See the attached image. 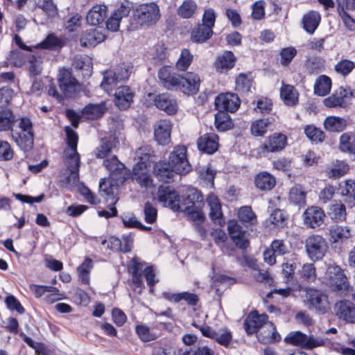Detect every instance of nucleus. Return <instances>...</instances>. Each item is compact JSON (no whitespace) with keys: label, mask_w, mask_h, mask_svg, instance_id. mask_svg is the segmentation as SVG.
Masks as SVG:
<instances>
[{"label":"nucleus","mask_w":355,"mask_h":355,"mask_svg":"<svg viewBox=\"0 0 355 355\" xmlns=\"http://www.w3.org/2000/svg\"><path fill=\"white\" fill-rule=\"evenodd\" d=\"M327 214L336 222L344 221L347 216L345 205L341 201H335L329 206Z\"/></svg>","instance_id":"obj_36"},{"label":"nucleus","mask_w":355,"mask_h":355,"mask_svg":"<svg viewBox=\"0 0 355 355\" xmlns=\"http://www.w3.org/2000/svg\"><path fill=\"white\" fill-rule=\"evenodd\" d=\"M355 67L354 62L349 60H342L335 65V70L337 73L343 75H348Z\"/></svg>","instance_id":"obj_64"},{"label":"nucleus","mask_w":355,"mask_h":355,"mask_svg":"<svg viewBox=\"0 0 355 355\" xmlns=\"http://www.w3.org/2000/svg\"><path fill=\"white\" fill-rule=\"evenodd\" d=\"M346 125L345 120L338 116H328L324 121V128L329 132H340Z\"/></svg>","instance_id":"obj_44"},{"label":"nucleus","mask_w":355,"mask_h":355,"mask_svg":"<svg viewBox=\"0 0 355 355\" xmlns=\"http://www.w3.org/2000/svg\"><path fill=\"white\" fill-rule=\"evenodd\" d=\"M327 284L334 290L341 293L347 292L350 286L347 277L342 268L336 265H329L325 272Z\"/></svg>","instance_id":"obj_6"},{"label":"nucleus","mask_w":355,"mask_h":355,"mask_svg":"<svg viewBox=\"0 0 355 355\" xmlns=\"http://www.w3.org/2000/svg\"><path fill=\"white\" fill-rule=\"evenodd\" d=\"M197 145L200 151L212 154L218 150V137L214 133L205 134L198 138Z\"/></svg>","instance_id":"obj_20"},{"label":"nucleus","mask_w":355,"mask_h":355,"mask_svg":"<svg viewBox=\"0 0 355 355\" xmlns=\"http://www.w3.org/2000/svg\"><path fill=\"white\" fill-rule=\"evenodd\" d=\"M19 128L26 138L28 144H32L33 141V124L30 119L22 117L19 119Z\"/></svg>","instance_id":"obj_52"},{"label":"nucleus","mask_w":355,"mask_h":355,"mask_svg":"<svg viewBox=\"0 0 355 355\" xmlns=\"http://www.w3.org/2000/svg\"><path fill=\"white\" fill-rule=\"evenodd\" d=\"M167 163L177 174L185 175L191 171V165L187 159V149L184 146H175Z\"/></svg>","instance_id":"obj_5"},{"label":"nucleus","mask_w":355,"mask_h":355,"mask_svg":"<svg viewBox=\"0 0 355 355\" xmlns=\"http://www.w3.org/2000/svg\"><path fill=\"white\" fill-rule=\"evenodd\" d=\"M238 217L243 223L254 225L257 223L256 215L250 206L241 207L238 211Z\"/></svg>","instance_id":"obj_53"},{"label":"nucleus","mask_w":355,"mask_h":355,"mask_svg":"<svg viewBox=\"0 0 355 355\" xmlns=\"http://www.w3.org/2000/svg\"><path fill=\"white\" fill-rule=\"evenodd\" d=\"M135 155L139 160L137 164L148 166L151 157V150L147 146L138 148L135 152Z\"/></svg>","instance_id":"obj_61"},{"label":"nucleus","mask_w":355,"mask_h":355,"mask_svg":"<svg viewBox=\"0 0 355 355\" xmlns=\"http://www.w3.org/2000/svg\"><path fill=\"white\" fill-rule=\"evenodd\" d=\"M105 110V105L104 103L99 104H89L85 106L83 110V114L91 119H97L101 117Z\"/></svg>","instance_id":"obj_49"},{"label":"nucleus","mask_w":355,"mask_h":355,"mask_svg":"<svg viewBox=\"0 0 355 355\" xmlns=\"http://www.w3.org/2000/svg\"><path fill=\"white\" fill-rule=\"evenodd\" d=\"M158 78L166 89L178 91L181 76L173 72L171 67H162L158 71Z\"/></svg>","instance_id":"obj_13"},{"label":"nucleus","mask_w":355,"mask_h":355,"mask_svg":"<svg viewBox=\"0 0 355 355\" xmlns=\"http://www.w3.org/2000/svg\"><path fill=\"white\" fill-rule=\"evenodd\" d=\"M212 34L211 28L200 24L192 31L191 40L196 43H203L208 40Z\"/></svg>","instance_id":"obj_41"},{"label":"nucleus","mask_w":355,"mask_h":355,"mask_svg":"<svg viewBox=\"0 0 355 355\" xmlns=\"http://www.w3.org/2000/svg\"><path fill=\"white\" fill-rule=\"evenodd\" d=\"M340 194L343 196L348 198V202L352 203V206L355 205V181L352 180H347L340 182L338 184Z\"/></svg>","instance_id":"obj_43"},{"label":"nucleus","mask_w":355,"mask_h":355,"mask_svg":"<svg viewBox=\"0 0 355 355\" xmlns=\"http://www.w3.org/2000/svg\"><path fill=\"white\" fill-rule=\"evenodd\" d=\"M305 249L309 257L312 261H318L325 255L328 244L322 236L313 234L306 239Z\"/></svg>","instance_id":"obj_7"},{"label":"nucleus","mask_w":355,"mask_h":355,"mask_svg":"<svg viewBox=\"0 0 355 355\" xmlns=\"http://www.w3.org/2000/svg\"><path fill=\"white\" fill-rule=\"evenodd\" d=\"M135 332L140 340L144 343L155 340L157 336L150 331L146 324H141L135 327Z\"/></svg>","instance_id":"obj_54"},{"label":"nucleus","mask_w":355,"mask_h":355,"mask_svg":"<svg viewBox=\"0 0 355 355\" xmlns=\"http://www.w3.org/2000/svg\"><path fill=\"white\" fill-rule=\"evenodd\" d=\"M269 220L277 227H284L287 225L288 218L283 210L276 209L270 214Z\"/></svg>","instance_id":"obj_57"},{"label":"nucleus","mask_w":355,"mask_h":355,"mask_svg":"<svg viewBox=\"0 0 355 355\" xmlns=\"http://www.w3.org/2000/svg\"><path fill=\"white\" fill-rule=\"evenodd\" d=\"M214 340L220 345L227 347L232 340V334L227 327H223L216 331Z\"/></svg>","instance_id":"obj_59"},{"label":"nucleus","mask_w":355,"mask_h":355,"mask_svg":"<svg viewBox=\"0 0 355 355\" xmlns=\"http://www.w3.org/2000/svg\"><path fill=\"white\" fill-rule=\"evenodd\" d=\"M105 167L110 171L112 175H120L117 178L118 180L123 182L125 180L124 176V165L121 163L116 156H113L111 159H107L103 162Z\"/></svg>","instance_id":"obj_32"},{"label":"nucleus","mask_w":355,"mask_h":355,"mask_svg":"<svg viewBox=\"0 0 355 355\" xmlns=\"http://www.w3.org/2000/svg\"><path fill=\"white\" fill-rule=\"evenodd\" d=\"M339 148L341 151L355 154V132H345L340 137Z\"/></svg>","instance_id":"obj_38"},{"label":"nucleus","mask_w":355,"mask_h":355,"mask_svg":"<svg viewBox=\"0 0 355 355\" xmlns=\"http://www.w3.org/2000/svg\"><path fill=\"white\" fill-rule=\"evenodd\" d=\"M130 73V67L124 64L109 69L104 72L101 86L105 91L110 93L115 89L118 83L128 80Z\"/></svg>","instance_id":"obj_3"},{"label":"nucleus","mask_w":355,"mask_h":355,"mask_svg":"<svg viewBox=\"0 0 355 355\" xmlns=\"http://www.w3.org/2000/svg\"><path fill=\"white\" fill-rule=\"evenodd\" d=\"M155 174L162 182H169L173 180L175 171L171 168V166L166 162H158L155 164Z\"/></svg>","instance_id":"obj_31"},{"label":"nucleus","mask_w":355,"mask_h":355,"mask_svg":"<svg viewBox=\"0 0 355 355\" xmlns=\"http://www.w3.org/2000/svg\"><path fill=\"white\" fill-rule=\"evenodd\" d=\"M215 125L218 130L223 132L232 127V122L229 114L223 111H219L215 115Z\"/></svg>","instance_id":"obj_48"},{"label":"nucleus","mask_w":355,"mask_h":355,"mask_svg":"<svg viewBox=\"0 0 355 355\" xmlns=\"http://www.w3.org/2000/svg\"><path fill=\"white\" fill-rule=\"evenodd\" d=\"M280 98L285 105L294 106L298 103L299 93L293 85L282 83L280 88Z\"/></svg>","instance_id":"obj_26"},{"label":"nucleus","mask_w":355,"mask_h":355,"mask_svg":"<svg viewBox=\"0 0 355 355\" xmlns=\"http://www.w3.org/2000/svg\"><path fill=\"white\" fill-rule=\"evenodd\" d=\"M133 17L137 24L150 26L156 24L161 17L158 5L154 2L139 5L134 11Z\"/></svg>","instance_id":"obj_2"},{"label":"nucleus","mask_w":355,"mask_h":355,"mask_svg":"<svg viewBox=\"0 0 355 355\" xmlns=\"http://www.w3.org/2000/svg\"><path fill=\"white\" fill-rule=\"evenodd\" d=\"M306 193L304 188L297 184L291 189L288 199L291 203L302 206L306 204Z\"/></svg>","instance_id":"obj_45"},{"label":"nucleus","mask_w":355,"mask_h":355,"mask_svg":"<svg viewBox=\"0 0 355 355\" xmlns=\"http://www.w3.org/2000/svg\"><path fill=\"white\" fill-rule=\"evenodd\" d=\"M200 80L199 76L193 73H187L184 76H181L178 91L186 94H194L199 90Z\"/></svg>","instance_id":"obj_14"},{"label":"nucleus","mask_w":355,"mask_h":355,"mask_svg":"<svg viewBox=\"0 0 355 355\" xmlns=\"http://www.w3.org/2000/svg\"><path fill=\"white\" fill-rule=\"evenodd\" d=\"M93 268V261L90 258H86L84 262L78 267L77 272L82 283L89 284V272Z\"/></svg>","instance_id":"obj_50"},{"label":"nucleus","mask_w":355,"mask_h":355,"mask_svg":"<svg viewBox=\"0 0 355 355\" xmlns=\"http://www.w3.org/2000/svg\"><path fill=\"white\" fill-rule=\"evenodd\" d=\"M201 206L185 207V210L189 218L194 222V225L202 223L205 220V217L204 213L201 211Z\"/></svg>","instance_id":"obj_60"},{"label":"nucleus","mask_w":355,"mask_h":355,"mask_svg":"<svg viewBox=\"0 0 355 355\" xmlns=\"http://www.w3.org/2000/svg\"><path fill=\"white\" fill-rule=\"evenodd\" d=\"M119 141L113 136L103 138L100 146L96 148V157L104 158L107 157L114 148H116Z\"/></svg>","instance_id":"obj_34"},{"label":"nucleus","mask_w":355,"mask_h":355,"mask_svg":"<svg viewBox=\"0 0 355 355\" xmlns=\"http://www.w3.org/2000/svg\"><path fill=\"white\" fill-rule=\"evenodd\" d=\"M336 315L346 322H355V305L350 301L341 300L335 304Z\"/></svg>","instance_id":"obj_17"},{"label":"nucleus","mask_w":355,"mask_h":355,"mask_svg":"<svg viewBox=\"0 0 355 355\" xmlns=\"http://www.w3.org/2000/svg\"><path fill=\"white\" fill-rule=\"evenodd\" d=\"M58 82L60 90L66 97L72 96L78 87V81L73 76L71 70L68 69L64 68L59 71Z\"/></svg>","instance_id":"obj_8"},{"label":"nucleus","mask_w":355,"mask_h":355,"mask_svg":"<svg viewBox=\"0 0 355 355\" xmlns=\"http://www.w3.org/2000/svg\"><path fill=\"white\" fill-rule=\"evenodd\" d=\"M268 321L266 314H258L257 312L250 313L245 320L244 326L248 334H252L260 329Z\"/></svg>","instance_id":"obj_19"},{"label":"nucleus","mask_w":355,"mask_h":355,"mask_svg":"<svg viewBox=\"0 0 355 355\" xmlns=\"http://www.w3.org/2000/svg\"><path fill=\"white\" fill-rule=\"evenodd\" d=\"M157 198L164 207H168L174 211H178L180 209V196L171 187L160 186L157 191Z\"/></svg>","instance_id":"obj_9"},{"label":"nucleus","mask_w":355,"mask_h":355,"mask_svg":"<svg viewBox=\"0 0 355 355\" xmlns=\"http://www.w3.org/2000/svg\"><path fill=\"white\" fill-rule=\"evenodd\" d=\"M236 57L232 51H226L218 55L214 62L216 71L225 73L232 69L235 65Z\"/></svg>","instance_id":"obj_24"},{"label":"nucleus","mask_w":355,"mask_h":355,"mask_svg":"<svg viewBox=\"0 0 355 355\" xmlns=\"http://www.w3.org/2000/svg\"><path fill=\"white\" fill-rule=\"evenodd\" d=\"M349 168L347 164L343 161H338L332 167L326 171L329 178L337 179L346 174Z\"/></svg>","instance_id":"obj_47"},{"label":"nucleus","mask_w":355,"mask_h":355,"mask_svg":"<svg viewBox=\"0 0 355 355\" xmlns=\"http://www.w3.org/2000/svg\"><path fill=\"white\" fill-rule=\"evenodd\" d=\"M272 109V103L271 100L266 97H261L257 100L254 111L257 113L266 114L270 113Z\"/></svg>","instance_id":"obj_63"},{"label":"nucleus","mask_w":355,"mask_h":355,"mask_svg":"<svg viewBox=\"0 0 355 355\" xmlns=\"http://www.w3.org/2000/svg\"><path fill=\"white\" fill-rule=\"evenodd\" d=\"M329 234L334 243H338L348 239L352 236V232L349 227L334 225L331 227Z\"/></svg>","instance_id":"obj_39"},{"label":"nucleus","mask_w":355,"mask_h":355,"mask_svg":"<svg viewBox=\"0 0 355 355\" xmlns=\"http://www.w3.org/2000/svg\"><path fill=\"white\" fill-rule=\"evenodd\" d=\"M257 338L259 342L266 344L279 341L281 336L274 324L268 321L259 329Z\"/></svg>","instance_id":"obj_22"},{"label":"nucleus","mask_w":355,"mask_h":355,"mask_svg":"<svg viewBox=\"0 0 355 355\" xmlns=\"http://www.w3.org/2000/svg\"><path fill=\"white\" fill-rule=\"evenodd\" d=\"M197 5L193 0H185L178 9V14L182 18L188 19L193 16Z\"/></svg>","instance_id":"obj_51"},{"label":"nucleus","mask_w":355,"mask_h":355,"mask_svg":"<svg viewBox=\"0 0 355 355\" xmlns=\"http://www.w3.org/2000/svg\"><path fill=\"white\" fill-rule=\"evenodd\" d=\"M331 88V80L329 77L322 75L320 76L314 84V93L320 96H324L328 94Z\"/></svg>","instance_id":"obj_37"},{"label":"nucleus","mask_w":355,"mask_h":355,"mask_svg":"<svg viewBox=\"0 0 355 355\" xmlns=\"http://www.w3.org/2000/svg\"><path fill=\"white\" fill-rule=\"evenodd\" d=\"M272 121L269 118L261 119L253 121L251 124L250 131L255 137H262L268 131Z\"/></svg>","instance_id":"obj_46"},{"label":"nucleus","mask_w":355,"mask_h":355,"mask_svg":"<svg viewBox=\"0 0 355 355\" xmlns=\"http://www.w3.org/2000/svg\"><path fill=\"white\" fill-rule=\"evenodd\" d=\"M306 300L309 309H314L322 313L327 312L329 309L327 297L320 291L309 289L306 292Z\"/></svg>","instance_id":"obj_10"},{"label":"nucleus","mask_w":355,"mask_h":355,"mask_svg":"<svg viewBox=\"0 0 355 355\" xmlns=\"http://www.w3.org/2000/svg\"><path fill=\"white\" fill-rule=\"evenodd\" d=\"M239 96L233 93L219 94L215 100V105L218 110L223 112H236L240 106Z\"/></svg>","instance_id":"obj_11"},{"label":"nucleus","mask_w":355,"mask_h":355,"mask_svg":"<svg viewBox=\"0 0 355 355\" xmlns=\"http://www.w3.org/2000/svg\"><path fill=\"white\" fill-rule=\"evenodd\" d=\"M256 187L261 191L271 190L276 184L275 178L267 172H261L255 177Z\"/></svg>","instance_id":"obj_33"},{"label":"nucleus","mask_w":355,"mask_h":355,"mask_svg":"<svg viewBox=\"0 0 355 355\" xmlns=\"http://www.w3.org/2000/svg\"><path fill=\"white\" fill-rule=\"evenodd\" d=\"M228 232L232 240L240 248H245L248 241L245 239V230L235 220L228 222Z\"/></svg>","instance_id":"obj_16"},{"label":"nucleus","mask_w":355,"mask_h":355,"mask_svg":"<svg viewBox=\"0 0 355 355\" xmlns=\"http://www.w3.org/2000/svg\"><path fill=\"white\" fill-rule=\"evenodd\" d=\"M252 78L243 73H241L236 79V89L241 94H247L252 87Z\"/></svg>","instance_id":"obj_55"},{"label":"nucleus","mask_w":355,"mask_h":355,"mask_svg":"<svg viewBox=\"0 0 355 355\" xmlns=\"http://www.w3.org/2000/svg\"><path fill=\"white\" fill-rule=\"evenodd\" d=\"M107 15V8L105 5H95L88 12L86 20L88 24L96 26L104 21Z\"/></svg>","instance_id":"obj_27"},{"label":"nucleus","mask_w":355,"mask_h":355,"mask_svg":"<svg viewBox=\"0 0 355 355\" xmlns=\"http://www.w3.org/2000/svg\"><path fill=\"white\" fill-rule=\"evenodd\" d=\"M183 200L185 207H196L202 205L203 197L200 191L192 187L187 190Z\"/></svg>","instance_id":"obj_40"},{"label":"nucleus","mask_w":355,"mask_h":355,"mask_svg":"<svg viewBox=\"0 0 355 355\" xmlns=\"http://www.w3.org/2000/svg\"><path fill=\"white\" fill-rule=\"evenodd\" d=\"M64 131L67 146L64 150L63 157L69 171L60 177V183L62 187L70 188L79 182L80 156L77 151L78 134L69 126L65 127Z\"/></svg>","instance_id":"obj_1"},{"label":"nucleus","mask_w":355,"mask_h":355,"mask_svg":"<svg viewBox=\"0 0 355 355\" xmlns=\"http://www.w3.org/2000/svg\"><path fill=\"white\" fill-rule=\"evenodd\" d=\"M192 60L193 55H191V52L188 49H184L181 52L180 58L175 63V67L178 70L184 71L190 66Z\"/></svg>","instance_id":"obj_56"},{"label":"nucleus","mask_w":355,"mask_h":355,"mask_svg":"<svg viewBox=\"0 0 355 355\" xmlns=\"http://www.w3.org/2000/svg\"><path fill=\"white\" fill-rule=\"evenodd\" d=\"M154 102L158 109L164 111L168 114H174L178 111V105L176 100L168 94L156 96Z\"/></svg>","instance_id":"obj_18"},{"label":"nucleus","mask_w":355,"mask_h":355,"mask_svg":"<svg viewBox=\"0 0 355 355\" xmlns=\"http://www.w3.org/2000/svg\"><path fill=\"white\" fill-rule=\"evenodd\" d=\"M320 20V15L318 12L310 11L302 18L303 27L307 33L313 34L319 26Z\"/></svg>","instance_id":"obj_35"},{"label":"nucleus","mask_w":355,"mask_h":355,"mask_svg":"<svg viewBox=\"0 0 355 355\" xmlns=\"http://www.w3.org/2000/svg\"><path fill=\"white\" fill-rule=\"evenodd\" d=\"M324 216L325 214L322 208L311 206L303 213V222L306 227L315 229L323 224Z\"/></svg>","instance_id":"obj_12"},{"label":"nucleus","mask_w":355,"mask_h":355,"mask_svg":"<svg viewBox=\"0 0 355 355\" xmlns=\"http://www.w3.org/2000/svg\"><path fill=\"white\" fill-rule=\"evenodd\" d=\"M16 118L10 110L0 111V132L12 130Z\"/></svg>","instance_id":"obj_42"},{"label":"nucleus","mask_w":355,"mask_h":355,"mask_svg":"<svg viewBox=\"0 0 355 355\" xmlns=\"http://www.w3.org/2000/svg\"><path fill=\"white\" fill-rule=\"evenodd\" d=\"M144 263L139 262L136 258L132 259L128 263V270L131 274L132 284L137 288L144 286L141 272H144Z\"/></svg>","instance_id":"obj_29"},{"label":"nucleus","mask_w":355,"mask_h":355,"mask_svg":"<svg viewBox=\"0 0 355 355\" xmlns=\"http://www.w3.org/2000/svg\"><path fill=\"white\" fill-rule=\"evenodd\" d=\"M132 179L141 187H148L152 185L153 180L148 173L147 166L136 164L133 168Z\"/></svg>","instance_id":"obj_30"},{"label":"nucleus","mask_w":355,"mask_h":355,"mask_svg":"<svg viewBox=\"0 0 355 355\" xmlns=\"http://www.w3.org/2000/svg\"><path fill=\"white\" fill-rule=\"evenodd\" d=\"M114 96L115 104L121 110L128 108L133 101L134 94L128 86L119 87Z\"/></svg>","instance_id":"obj_23"},{"label":"nucleus","mask_w":355,"mask_h":355,"mask_svg":"<svg viewBox=\"0 0 355 355\" xmlns=\"http://www.w3.org/2000/svg\"><path fill=\"white\" fill-rule=\"evenodd\" d=\"M114 188L115 187L111 184L110 180L102 179L99 182L100 192L104 194L107 198V200L110 198L112 200V203H113V205H114L117 201V200H115L114 197Z\"/></svg>","instance_id":"obj_62"},{"label":"nucleus","mask_w":355,"mask_h":355,"mask_svg":"<svg viewBox=\"0 0 355 355\" xmlns=\"http://www.w3.org/2000/svg\"><path fill=\"white\" fill-rule=\"evenodd\" d=\"M171 128L172 124L168 120H160L157 122L154 131L157 143L165 145L170 141Z\"/></svg>","instance_id":"obj_21"},{"label":"nucleus","mask_w":355,"mask_h":355,"mask_svg":"<svg viewBox=\"0 0 355 355\" xmlns=\"http://www.w3.org/2000/svg\"><path fill=\"white\" fill-rule=\"evenodd\" d=\"M105 40V35L96 28L84 32L80 37L81 46H94Z\"/></svg>","instance_id":"obj_28"},{"label":"nucleus","mask_w":355,"mask_h":355,"mask_svg":"<svg viewBox=\"0 0 355 355\" xmlns=\"http://www.w3.org/2000/svg\"><path fill=\"white\" fill-rule=\"evenodd\" d=\"M304 133L310 140L315 143L322 142L325 137L323 131L311 125L305 127Z\"/></svg>","instance_id":"obj_58"},{"label":"nucleus","mask_w":355,"mask_h":355,"mask_svg":"<svg viewBox=\"0 0 355 355\" xmlns=\"http://www.w3.org/2000/svg\"><path fill=\"white\" fill-rule=\"evenodd\" d=\"M287 144V137L282 133H274L268 137L261 146V149L268 153L282 150Z\"/></svg>","instance_id":"obj_15"},{"label":"nucleus","mask_w":355,"mask_h":355,"mask_svg":"<svg viewBox=\"0 0 355 355\" xmlns=\"http://www.w3.org/2000/svg\"><path fill=\"white\" fill-rule=\"evenodd\" d=\"M285 341L286 343L308 350L324 346L327 343V339L315 337L313 335L307 336L299 331L290 332L285 338Z\"/></svg>","instance_id":"obj_4"},{"label":"nucleus","mask_w":355,"mask_h":355,"mask_svg":"<svg viewBox=\"0 0 355 355\" xmlns=\"http://www.w3.org/2000/svg\"><path fill=\"white\" fill-rule=\"evenodd\" d=\"M207 202L210 209L209 216L211 219L218 225L224 223L219 199L215 195L211 193L207 198Z\"/></svg>","instance_id":"obj_25"}]
</instances>
